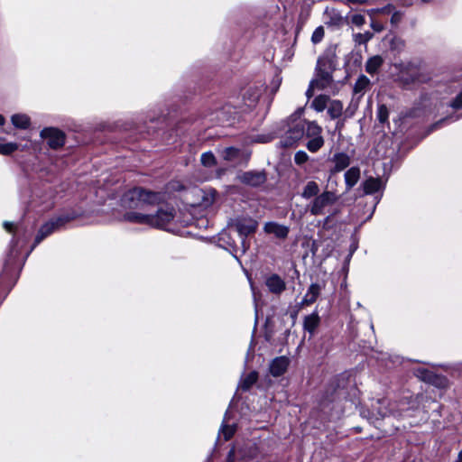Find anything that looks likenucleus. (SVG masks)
<instances>
[{"instance_id":"39448f33","label":"nucleus","mask_w":462,"mask_h":462,"mask_svg":"<svg viewBox=\"0 0 462 462\" xmlns=\"http://www.w3.org/2000/svg\"><path fill=\"white\" fill-rule=\"evenodd\" d=\"M305 124L306 130L304 134L309 139L306 147L310 152H317L325 143L322 136V128L314 121L306 120Z\"/></svg>"},{"instance_id":"9b49d317","label":"nucleus","mask_w":462,"mask_h":462,"mask_svg":"<svg viewBox=\"0 0 462 462\" xmlns=\"http://www.w3.org/2000/svg\"><path fill=\"white\" fill-rule=\"evenodd\" d=\"M238 179L244 184L258 187L266 181L267 176L264 171H250L240 174Z\"/></svg>"},{"instance_id":"603ef678","label":"nucleus","mask_w":462,"mask_h":462,"mask_svg":"<svg viewBox=\"0 0 462 462\" xmlns=\"http://www.w3.org/2000/svg\"><path fill=\"white\" fill-rule=\"evenodd\" d=\"M5 117L2 115H0V125H3L5 124Z\"/></svg>"},{"instance_id":"412c9836","label":"nucleus","mask_w":462,"mask_h":462,"mask_svg":"<svg viewBox=\"0 0 462 462\" xmlns=\"http://www.w3.org/2000/svg\"><path fill=\"white\" fill-rule=\"evenodd\" d=\"M220 156L227 162H238L241 157V151L236 147H226L220 151Z\"/></svg>"},{"instance_id":"e433bc0d","label":"nucleus","mask_w":462,"mask_h":462,"mask_svg":"<svg viewBox=\"0 0 462 462\" xmlns=\"http://www.w3.org/2000/svg\"><path fill=\"white\" fill-rule=\"evenodd\" d=\"M388 116H389V112H388V108L385 105H381L379 107H378V111H377V118L378 120L381 122V123H385L388 119Z\"/></svg>"},{"instance_id":"f704fd0d","label":"nucleus","mask_w":462,"mask_h":462,"mask_svg":"<svg viewBox=\"0 0 462 462\" xmlns=\"http://www.w3.org/2000/svg\"><path fill=\"white\" fill-rule=\"evenodd\" d=\"M236 432V427L234 425L224 424L221 428V433L224 436L225 440L230 439Z\"/></svg>"},{"instance_id":"9d476101","label":"nucleus","mask_w":462,"mask_h":462,"mask_svg":"<svg viewBox=\"0 0 462 462\" xmlns=\"http://www.w3.org/2000/svg\"><path fill=\"white\" fill-rule=\"evenodd\" d=\"M390 402L386 399H377L371 404V411H367L370 414L369 419L378 420L385 418L390 413H392V409H390Z\"/></svg>"},{"instance_id":"1a4fd4ad","label":"nucleus","mask_w":462,"mask_h":462,"mask_svg":"<svg viewBox=\"0 0 462 462\" xmlns=\"http://www.w3.org/2000/svg\"><path fill=\"white\" fill-rule=\"evenodd\" d=\"M306 124L300 122L293 125L286 133V135L282 138V145L283 147L293 146L305 134Z\"/></svg>"},{"instance_id":"ddd939ff","label":"nucleus","mask_w":462,"mask_h":462,"mask_svg":"<svg viewBox=\"0 0 462 462\" xmlns=\"http://www.w3.org/2000/svg\"><path fill=\"white\" fill-rule=\"evenodd\" d=\"M290 364V359L286 356H278L270 364V373L273 376L277 377L283 374Z\"/></svg>"},{"instance_id":"cd10ccee","label":"nucleus","mask_w":462,"mask_h":462,"mask_svg":"<svg viewBox=\"0 0 462 462\" xmlns=\"http://www.w3.org/2000/svg\"><path fill=\"white\" fill-rule=\"evenodd\" d=\"M415 375L423 382L430 383L433 375L435 374L433 372L426 369V368H418L414 371Z\"/></svg>"},{"instance_id":"864d4df0","label":"nucleus","mask_w":462,"mask_h":462,"mask_svg":"<svg viewBox=\"0 0 462 462\" xmlns=\"http://www.w3.org/2000/svg\"><path fill=\"white\" fill-rule=\"evenodd\" d=\"M296 316H297V312H294L293 314H291V317H292L293 319H296Z\"/></svg>"},{"instance_id":"a878e982","label":"nucleus","mask_w":462,"mask_h":462,"mask_svg":"<svg viewBox=\"0 0 462 462\" xmlns=\"http://www.w3.org/2000/svg\"><path fill=\"white\" fill-rule=\"evenodd\" d=\"M257 380L258 374L257 372L253 371L241 379L239 387L243 391H247L256 383Z\"/></svg>"},{"instance_id":"aec40b11","label":"nucleus","mask_w":462,"mask_h":462,"mask_svg":"<svg viewBox=\"0 0 462 462\" xmlns=\"http://www.w3.org/2000/svg\"><path fill=\"white\" fill-rule=\"evenodd\" d=\"M382 187L383 182L379 178L370 177L363 183V189L365 194H373L380 190Z\"/></svg>"},{"instance_id":"2f4dec72","label":"nucleus","mask_w":462,"mask_h":462,"mask_svg":"<svg viewBox=\"0 0 462 462\" xmlns=\"http://www.w3.org/2000/svg\"><path fill=\"white\" fill-rule=\"evenodd\" d=\"M201 163L206 167H212L216 164V158L212 152H204L200 157Z\"/></svg>"},{"instance_id":"3c124183","label":"nucleus","mask_w":462,"mask_h":462,"mask_svg":"<svg viewBox=\"0 0 462 462\" xmlns=\"http://www.w3.org/2000/svg\"><path fill=\"white\" fill-rule=\"evenodd\" d=\"M456 462H462V450L458 453L457 459Z\"/></svg>"},{"instance_id":"c85d7f7f","label":"nucleus","mask_w":462,"mask_h":462,"mask_svg":"<svg viewBox=\"0 0 462 462\" xmlns=\"http://www.w3.org/2000/svg\"><path fill=\"white\" fill-rule=\"evenodd\" d=\"M415 375L423 382L430 383L433 375L435 374L433 372L426 369V368H418L414 371Z\"/></svg>"},{"instance_id":"7ed1b4c3","label":"nucleus","mask_w":462,"mask_h":462,"mask_svg":"<svg viewBox=\"0 0 462 462\" xmlns=\"http://www.w3.org/2000/svg\"><path fill=\"white\" fill-rule=\"evenodd\" d=\"M332 60L328 57L319 58L316 66V77L312 79L318 89H326L332 84Z\"/></svg>"},{"instance_id":"72a5a7b5","label":"nucleus","mask_w":462,"mask_h":462,"mask_svg":"<svg viewBox=\"0 0 462 462\" xmlns=\"http://www.w3.org/2000/svg\"><path fill=\"white\" fill-rule=\"evenodd\" d=\"M374 34L370 32H365L364 33H356L354 36L355 42L357 44H365L368 42L372 38Z\"/></svg>"},{"instance_id":"393cba45","label":"nucleus","mask_w":462,"mask_h":462,"mask_svg":"<svg viewBox=\"0 0 462 462\" xmlns=\"http://www.w3.org/2000/svg\"><path fill=\"white\" fill-rule=\"evenodd\" d=\"M329 101L330 98L328 96L319 95L313 99L311 107H313L317 112H322L328 108Z\"/></svg>"},{"instance_id":"5fc2aeb1","label":"nucleus","mask_w":462,"mask_h":462,"mask_svg":"<svg viewBox=\"0 0 462 462\" xmlns=\"http://www.w3.org/2000/svg\"><path fill=\"white\" fill-rule=\"evenodd\" d=\"M362 415H363V416H366V414H365V411H362Z\"/></svg>"},{"instance_id":"f03ea898","label":"nucleus","mask_w":462,"mask_h":462,"mask_svg":"<svg viewBox=\"0 0 462 462\" xmlns=\"http://www.w3.org/2000/svg\"><path fill=\"white\" fill-rule=\"evenodd\" d=\"M337 201V196L330 190H324L314 199H312L305 208V212H310L311 216H324L327 208L334 205Z\"/></svg>"},{"instance_id":"c756f323","label":"nucleus","mask_w":462,"mask_h":462,"mask_svg":"<svg viewBox=\"0 0 462 462\" xmlns=\"http://www.w3.org/2000/svg\"><path fill=\"white\" fill-rule=\"evenodd\" d=\"M19 145L16 143H0V154L9 155L17 151Z\"/></svg>"},{"instance_id":"0eeeda50","label":"nucleus","mask_w":462,"mask_h":462,"mask_svg":"<svg viewBox=\"0 0 462 462\" xmlns=\"http://www.w3.org/2000/svg\"><path fill=\"white\" fill-rule=\"evenodd\" d=\"M71 220L69 216H62L56 218H52L46 222L40 228L34 241V245L40 244L44 238L52 234L55 230L64 226L66 223Z\"/></svg>"},{"instance_id":"c9c22d12","label":"nucleus","mask_w":462,"mask_h":462,"mask_svg":"<svg viewBox=\"0 0 462 462\" xmlns=\"http://www.w3.org/2000/svg\"><path fill=\"white\" fill-rule=\"evenodd\" d=\"M324 34H325L324 28L322 26L317 27L312 33L311 42L314 44L320 42L322 41V39L324 38Z\"/></svg>"},{"instance_id":"6ab92c4d","label":"nucleus","mask_w":462,"mask_h":462,"mask_svg":"<svg viewBox=\"0 0 462 462\" xmlns=\"http://www.w3.org/2000/svg\"><path fill=\"white\" fill-rule=\"evenodd\" d=\"M345 183L347 190H350L360 179V169L358 167H351L345 173Z\"/></svg>"},{"instance_id":"c03bdc74","label":"nucleus","mask_w":462,"mask_h":462,"mask_svg":"<svg viewBox=\"0 0 462 462\" xmlns=\"http://www.w3.org/2000/svg\"><path fill=\"white\" fill-rule=\"evenodd\" d=\"M315 88H317V86L311 80L310 83V86H309V88H308V89L306 91V96H307L308 98H310L313 96Z\"/></svg>"},{"instance_id":"a211bd4d","label":"nucleus","mask_w":462,"mask_h":462,"mask_svg":"<svg viewBox=\"0 0 462 462\" xmlns=\"http://www.w3.org/2000/svg\"><path fill=\"white\" fill-rule=\"evenodd\" d=\"M319 185L314 180H310L302 188L300 196L302 199L310 201L312 199H314L316 196L319 194Z\"/></svg>"},{"instance_id":"4be33fe9","label":"nucleus","mask_w":462,"mask_h":462,"mask_svg":"<svg viewBox=\"0 0 462 462\" xmlns=\"http://www.w3.org/2000/svg\"><path fill=\"white\" fill-rule=\"evenodd\" d=\"M343 103L340 100L330 99L328 106V114L329 115L331 119H337L340 117L343 114Z\"/></svg>"},{"instance_id":"a19ab883","label":"nucleus","mask_w":462,"mask_h":462,"mask_svg":"<svg viewBox=\"0 0 462 462\" xmlns=\"http://www.w3.org/2000/svg\"><path fill=\"white\" fill-rule=\"evenodd\" d=\"M402 18V14L399 11L393 12L391 17V23L393 25H398Z\"/></svg>"},{"instance_id":"20e7f679","label":"nucleus","mask_w":462,"mask_h":462,"mask_svg":"<svg viewBox=\"0 0 462 462\" xmlns=\"http://www.w3.org/2000/svg\"><path fill=\"white\" fill-rule=\"evenodd\" d=\"M258 223L253 218L245 217V218H237L234 220L231 224V227L235 228V230L241 236V248L240 251L242 254H245L249 245L245 239L248 235L254 233L257 229Z\"/></svg>"},{"instance_id":"49530a36","label":"nucleus","mask_w":462,"mask_h":462,"mask_svg":"<svg viewBox=\"0 0 462 462\" xmlns=\"http://www.w3.org/2000/svg\"><path fill=\"white\" fill-rule=\"evenodd\" d=\"M235 461V450L231 449L226 457V462H234Z\"/></svg>"},{"instance_id":"4c0bfd02","label":"nucleus","mask_w":462,"mask_h":462,"mask_svg":"<svg viewBox=\"0 0 462 462\" xmlns=\"http://www.w3.org/2000/svg\"><path fill=\"white\" fill-rule=\"evenodd\" d=\"M393 6L391 5H388L382 8L371 9L370 11H368V13L370 15L378 14H389L393 12Z\"/></svg>"},{"instance_id":"f8f14e48","label":"nucleus","mask_w":462,"mask_h":462,"mask_svg":"<svg viewBox=\"0 0 462 462\" xmlns=\"http://www.w3.org/2000/svg\"><path fill=\"white\" fill-rule=\"evenodd\" d=\"M334 166L329 170L331 174L344 171L350 164V156L346 152H336L331 158Z\"/></svg>"},{"instance_id":"dca6fc26","label":"nucleus","mask_w":462,"mask_h":462,"mask_svg":"<svg viewBox=\"0 0 462 462\" xmlns=\"http://www.w3.org/2000/svg\"><path fill=\"white\" fill-rule=\"evenodd\" d=\"M320 318L318 312H312L310 315L304 317L303 319V329L310 334V338H311L317 328L319 327Z\"/></svg>"},{"instance_id":"f257e3e1","label":"nucleus","mask_w":462,"mask_h":462,"mask_svg":"<svg viewBox=\"0 0 462 462\" xmlns=\"http://www.w3.org/2000/svg\"><path fill=\"white\" fill-rule=\"evenodd\" d=\"M162 199L161 194L142 188L130 189L122 198L123 207L130 209L124 214V220L165 229L173 220L175 210L170 206H161L152 212V207L159 205Z\"/></svg>"},{"instance_id":"4468645a","label":"nucleus","mask_w":462,"mask_h":462,"mask_svg":"<svg viewBox=\"0 0 462 462\" xmlns=\"http://www.w3.org/2000/svg\"><path fill=\"white\" fill-rule=\"evenodd\" d=\"M265 285L273 294H281L286 289L285 282L278 275L272 274L265 280Z\"/></svg>"},{"instance_id":"a18cd8bd","label":"nucleus","mask_w":462,"mask_h":462,"mask_svg":"<svg viewBox=\"0 0 462 462\" xmlns=\"http://www.w3.org/2000/svg\"><path fill=\"white\" fill-rule=\"evenodd\" d=\"M371 27L377 32H382L384 29L383 25L381 23L374 20L371 23Z\"/></svg>"},{"instance_id":"f3484780","label":"nucleus","mask_w":462,"mask_h":462,"mask_svg":"<svg viewBox=\"0 0 462 462\" xmlns=\"http://www.w3.org/2000/svg\"><path fill=\"white\" fill-rule=\"evenodd\" d=\"M320 291L321 286L318 283H312L309 287L305 296L303 297L301 302L300 303V307L302 308L304 306H309L314 303L319 298Z\"/></svg>"},{"instance_id":"09e8293b","label":"nucleus","mask_w":462,"mask_h":462,"mask_svg":"<svg viewBox=\"0 0 462 462\" xmlns=\"http://www.w3.org/2000/svg\"><path fill=\"white\" fill-rule=\"evenodd\" d=\"M348 3H353V4H364L365 3V0H346Z\"/></svg>"},{"instance_id":"b1692460","label":"nucleus","mask_w":462,"mask_h":462,"mask_svg":"<svg viewBox=\"0 0 462 462\" xmlns=\"http://www.w3.org/2000/svg\"><path fill=\"white\" fill-rule=\"evenodd\" d=\"M12 124L20 129H27L30 126V117L24 114H15L11 117Z\"/></svg>"},{"instance_id":"5701e85b","label":"nucleus","mask_w":462,"mask_h":462,"mask_svg":"<svg viewBox=\"0 0 462 462\" xmlns=\"http://www.w3.org/2000/svg\"><path fill=\"white\" fill-rule=\"evenodd\" d=\"M383 60L381 56L375 55L371 57L365 64V70L367 73L373 75L377 72L378 69L382 66Z\"/></svg>"},{"instance_id":"de8ad7c7","label":"nucleus","mask_w":462,"mask_h":462,"mask_svg":"<svg viewBox=\"0 0 462 462\" xmlns=\"http://www.w3.org/2000/svg\"><path fill=\"white\" fill-rule=\"evenodd\" d=\"M13 226H14V224L12 222H5L4 223V227L5 228V230H7L8 232H11L13 230Z\"/></svg>"},{"instance_id":"8fccbe9b","label":"nucleus","mask_w":462,"mask_h":462,"mask_svg":"<svg viewBox=\"0 0 462 462\" xmlns=\"http://www.w3.org/2000/svg\"><path fill=\"white\" fill-rule=\"evenodd\" d=\"M344 126V122L343 121H337V125H336V128L337 130H341V128Z\"/></svg>"},{"instance_id":"58836bf2","label":"nucleus","mask_w":462,"mask_h":462,"mask_svg":"<svg viewBox=\"0 0 462 462\" xmlns=\"http://www.w3.org/2000/svg\"><path fill=\"white\" fill-rule=\"evenodd\" d=\"M309 160V155L304 151H298L294 155V162L298 165H302Z\"/></svg>"},{"instance_id":"473e14b6","label":"nucleus","mask_w":462,"mask_h":462,"mask_svg":"<svg viewBox=\"0 0 462 462\" xmlns=\"http://www.w3.org/2000/svg\"><path fill=\"white\" fill-rule=\"evenodd\" d=\"M448 379L445 376L434 374L432 377L430 384L438 387V388H445L448 386Z\"/></svg>"},{"instance_id":"2eb2a0df","label":"nucleus","mask_w":462,"mask_h":462,"mask_svg":"<svg viewBox=\"0 0 462 462\" xmlns=\"http://www.w3.org/2000/svg\"><path fill=\"white\" fill-rule=\"evenodd\" d=\"M263 230L267 234H273L277 238L285 239L289 234V227L276 222H267L263 226Z\"/></svg>"},{"instance_id":"6e6552de","label":"nucleus","mask_w":462,"mask_h":462,"mask_svg":"<svg viewBox=\"0 0 462 462\" xmlns=\"http://www.w3.org/2000/svg\"><path fill=\"white\" fill-rule=\"evenodd\" d=\"M41 137L47 140L51 149H58L65 143V134L62 131L54 127H46L42 130Z\"/></svg>"},{"instance_id":"bb28decb","label":"nucleus","mask_w":462,"mask_h":462,"mask_svg":"<svg viewBox=\"0 0 462 462\" xmlns=\"http://www.w3.org/2000/svg\"><path fill=\"white\" fill-rule=\"evenodd\" d=\"M369 85H370V80L366 76H365V75L359 76L354 85V93L361 94V96H362L364 91L366 89V88Z\"/></svg>"},{"instance_id":"423d86ee","label":"nucleus","mask_w":462,"mask_h":462,"mask_svg":"<svg viewBox=\"0 0 462 462\" xmlns=\"http://www.w3.org/2000/svg\"><path fill=\"white\" fill-rule=\"evenodd\" d=\"M400 80L406 86L425 82L428 78L423 74L421 69L411 62L402 66L400 70Z\"/></svg>"},{"instance_id":"7c9ffc66","label":"nucleus","mask_w":462,"mask_h":462,"mask_svg":"<svg viewBox=\"0 0 462 462\" xmlns=\"http://www.w3.org/2000/svg\"><path fill=\"white\" fill-rule=\"evenodd\" d=\"M260 97L259 90L257 89H249L244 96V98L246 100L248 99L249 103L247 104L248 106H253L258 100Z\"/></svg>"},{"instance_id":"79ce46f5","label":"nucleus","mask_w":462,"mask_h":462,"mask_svg":"<svg viewBox=\"0 0 462 462\" xmlns=\"http://www.w3.org/2000/svg\"><path fill=\"white\" fill-rule=\"evenodd\" d=\"M451 106L454 108H460L462 106V92L453 100Z\"/></svg>"},{"instance_id":"37998d69","label":"nucleus","mask_w":462,"mask_h":462,"mask_svg":"<svg viewBox=\"0 0 462 462\" xmlns=\"http://www.w3.org/2000/svg\"><path fill=\"white\" fill-rule=\"evenodd\" d=\"M272 140V136L270 135H257L254 140L253 142H255V143H268Z\"/></svg>"},{"instance_id":"ea45409f","label":"nucleus","mask_w":462,"mask_h":462,"mask_svg":"<svg viewBox=\"0 0 462 462\" xmlns=\"http://www.w3.org/2000/svg\"><path fill=\"white\" fill-rule=\"evenodd\" d=\"M351 22L356 26H362L365 23V19L364 15L356 14L352 15Z\"/></svg>"}]
</instances>
